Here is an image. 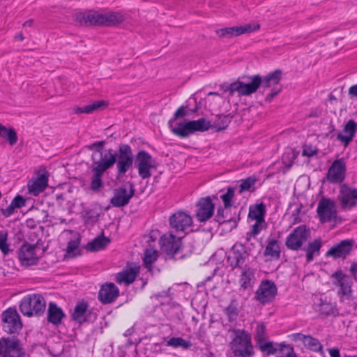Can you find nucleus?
Wrapping results in <instances>:
<instances>
[{
	"label": "nucleus",
	"instance_id": "nucleus-19",
	"mask_svg": "<svg viewBox=\"0 0 357 357\" xmlns=\"http://www.w3.org/2000/svg\"><path fill=\"white\" fill-rule=\"evenodd\" d=\"M215 204L210 197L202 198L197 204L196 218L199 222H206L214 213Z\"/></svg>",
	"mask_w": 357,
	"mask_h": 357
},
{
	"label": "nucleus",
	"instance_id": "nucleus-9",
	"mask_svg": "<svg viewBox=\"0 0 357 357\" xmlns=\"http://www.w3.org/2000/svg\"><path fill=\"white\" fill-rule=\"evenodd\" d=\"M116 162L119 174H123L128 171L133 164V154L130 146L122 144L119 146Z\"/></svg>",
	"mask_w": 357,
	"mask_h": 357
},
{
	"label": "nucleus",
	"instance_id": "nucleus-38",
	"mask_svg": "<svg viewBox=\"0 0 357 357\" xmlns=\"http://www.w3.org/2000/svg\"><path fill=\"white\" fill-rule=\"evenodd\" d=\"M0 138L8 141L10 146L15 145L17 140V135L12 128H7L0 123Z\"/></svg>",
	"mask_w": 357,
	"mask_h": 357
},
{
	"label": "nucleus",
	"instance_id": "nucleus-41",
	"mask_svg": "<svg viewBox=\"0 0 357 357\" xmlns=\"http://www.w3.org/2000/svg\"><path fill=\"white\" fill-rule=\"evenodd\" d=\"M167 345L169 347H172L174 348H182L184 349H187L191 347L192 344L190 341L185 340L182 337H171L167 342Z\"/></svg>",
	"mask_w": 357,
	"mask_h": 357
},
{
	"label": "nucleus",
	"instance_id": "nucleus-16",
	"mask_svg": "<svg viewBox=\"0 0 357 357\" xmlns=\"http://www.w3.org/2000/svg\"><path fill=\"white\" fill-rule=\"evenodd\" d=\"M259 86L260 77L259 75H255L251 78L250 83L237 82L231 84L229 90L231 94L237 92L240 96H249L255 93Z\"/></svg>",
	"mask_w": 357,
	"mask_h": 357
},
{
	"label": "nucleus",
	"instance_id": "nucleus-12",
	"mask_svg": "<svg viewBox=\"0 0 357 357\" xmlns=\"http://www.w3.org/2000/svg\"><path fill=\"white\" fill-rule=\"evenodd\" d=\"M161 250L169 257H174L181 248V238L172 233H167L160 238Z\"/></svg>",
	"mask_w": 357,
	"mask_h": 357
},
{
	"label": "nucleus",
	"instance_id": "nucleus-14",
	"mask_svg": "<svg viewBox=\"0 0 357 357\" xmlns=\"http://www.w3.org/2000/svg\"><path fill=\"white\" fill-rule=\"evenodd\" d=\"M317 212L320 222L325 223L335 219L337 215V208L333 200L323 197L318 203Z\"/></svg>",
	"mask_w": 357,
	"mask_h": 357
},
{
	"label": "nucleus",
	"instance_id": "nucleus-58",
	"mask_svg": "<svg viewBox=\"0 0 357 357\" xmlns=\"http://www.w3.org/2000/svg\"><path fill=\"white\" fill-rule=\"evenodd\" d=\"M331 357H340V351L337 348H331L328 350Z\"/></svg>",
	"mask_w": 357,
	"mask_h": 357
},
{
	"label": "nucleus",
	"instance_id": "nucleus-48",
	"mask_svg": "<svg viewBox=\"0 0 357 357\" xmlns=\"http://www.w3.org/2000/svg\"><path fill=\"white\" fill-rule=\"evenodd\" d=\"M225 313L228 317L229 320L234 321L238 314V304L235 301H232L230 304L225 309Z\"/></svg>",
	"mask_w": 357,
	"mask_h": 357
},
{
	"label": "nucleus",
	"instance_id": "nucleus-39",
	"mask_svg": "<svg viewBox=\"0 0 357 357\" xmlns=\"http://www.w3.org/2000/svg\"><path fill=\"white\" fill-rule=\"evenodd\" d=\"M280 79L281 72L280 70H275L263 78L260 77V85L264 88H268L278 84Z\"/></svg>",
	"mask_w": 357,
	"mask_h": 357
},
{
	"label": "nucleus",
	"instance_id": "nucleus-63",
	"mask_svg": "<svg viewBox=\"0 0 357 357\" xmlns=\"http://www.w3.org/2000/svg\"><path fill=\"white\" fill-rule=\"evenodd\" d=\"M15 39L16 40L22 41L24 40V36L22 33H20L15 36Z\"/></svg>",
	"mask_w": 357,
	"mask_h": 357
},
{
	"label": "nucleus",
	"instance_id": "nucleus-44",
	"mask_svg": "<svg viewBox=\"0 0 357 357\" xmlns=\"http://www.w3.org/2000/svg\"><path fill=\"white\" fill-rule=\"evenodd\" d=\"M234 194V189L233 188H228L227 191L220 195V199L225 208H229L233 206Z\"/></svg>",
	"mask_w": 357,
	"mask_h": 357
},
{
	"label": "nucleus",
	"instance_id": "nucleus-56",
	"mask_svg": "<svg viewBox=\"0 0 357 357\" xmlns=\"http://www.w3.org/2000/svg\"><path fill=\"white\" fill-rule=\"evenodd\" d=\"M187 115V112L185 111V107H180L175 112L174 116L172 119H175L176 120H178V119L180 117H183Z\"/></svg>",
	"mask_w": 357,
	"mask_h": 357
},
{
	"label": "nucleus",
	"instance_id": "nucleus-61",
	"mask_svg": "<svg viewBox=\"0 0 357 357\" xmlns=\"http://www.w3.org/2000/svg\"><path fill=\"white\" fill-rule=\"evenodd\" d=\"M104 144H105V142L103 141L96 142L91 145V147H96L98 149H102Z\"/></svg>",
	"mask_w": 357,
	"mask_h": 357
},
{
	"label": "nucleus",
	"instance_id": "nucleus-59",
	"mask_svg": "<svg viewBox=\"0 0 357 357\" xmlns=\"http://www.w3.org/2000/svg\"><path fill=\"white\" fill-rule=\"evenodd\" d=\"M349 94L352 96L357 98V84L355 85L351 86L349 89Z\"/></svg>",
	"mask_w": 357,
	"mask_h": 357
},
{
	"label": "nucleus",
	"instance_id": "nucleus-47",
	"mask_svg": "<svg viewBox=\"0 0 357 357\" xmlns=\"http://www.w3.org/2000/svg\"><path fill=\"white\" fill-rule=\"evenodd\" d=\"M257 179L255 176H250L245 179L241 180L239 185V192L249 191L255 185Z\"/></svg>",
	"mask_w": 357,
	"mask_h": 357
},
{
	"label": "nucleus",
	"instance_id": "nucleus-54",
	"mask_svg": "<svg viewBox=\"0 0 357 357\" xmlns=\"http://www.w3.org/2000/svg\"><path fill=\"white\" fill-rule=\"evenodd\" d=\"M25 199L20 195H17L11 202L10 204L16 208H20L25 205Z\"/></svg>",
	"mask_w": 357,
	"mask_h": 357
},
{
	"label": "nucleus",
	"instance_id": "nucleus-53",
	"mask_svg": "<svg viewBox=\"0 0 357 357\" xmlns=\"http://www.w3.org/2000/svg\"><path fill=\"white\" fill-rule=\"evenodd\" d=\"M321 246V242L320 240H314V241L310 243L307 248V251L319 255V250Z\"/></svg>",
	"mask_w": 357,
	"mask_h": 357
},
{
	"label": "nucleus",
	"instance_id": "nucleus-23",
	"mask_svg": "<svg viewBox=\"0 0 357 357\" xmlns=\"http://www.w3.org/2000/svg\"><path fill=\"white\" fill-rule=\"evenodd\" d=\"M354 241L352 239L342 241L340 243L331 247L326 253L327 256L337 258H345L352 250Z\"/></svg>",
	"mask_w": 357,
	"mask_h": 357
},
{
	"label": "nucleus",
	"instance_id": "nucleus-21",
	"mask_svg": "<svg viewBox=\"0 0 357 357\" xmlns=\"http://www.w3.org/2000/svg\"><path fill=\"white\" fill-rule=\"evenodd\" d=\"M259 29V24H247L242 26L226 27L217 30L219 36H238L244 33L255 31Z\"/></svg>",
	"mask_w": 357,
	"mask_h": 357
},
{
	"label": "nucleus",
	"instance_id": "nucleus-43",
	"mask_svg": "<svg viewBox=\"0 0 357 357\" xmlns=\"http://www.w3.org/2000/svg\"><path fill=\"white\" fill-rule=\"evenodd\" d=\"M278 351L275 357H296L294 347L289 344L281 343Z\"/></svg>",
	"mask_w": 357,
	"mask_h": 357
},
{
	"label": "nucleus",
	"instance_id": "nucleus-3",
	"mask_svg": "<svg viewBox=\"0 0 357 357\" xmlns=\"http://www.w3.org/2000/svg\"><path fill=\"white\" fill-rule=\"evenodd\" d=\"M331 280L333 285L337 289V294L340 301H350L353 294V282L350 276L339 270L331 275Z\"/></svg>",
	"mask_w": 357,
	"mask_h": 357
},
{
	"label": "nucleus",
	"instance_id": "nucleus-62",
	"mask_svg": "<svg viewBox=\"0 0 357 357\" xmlns=\"http://www.w3.org/2000/svg\"><path fill=\"white\" fill-rule=\"evenodd\" d=\"M314 255L313 253H311L308 251L306 250V258H307V261L308 262L310 261H312L314 259Z\"/></svg>",
	"mask_w": 357,
	"mask_h": 357
},
{
	"label": "nucleus",
	"instance_id": "nucleus-8",
	"mask_svg": "<svg viewBox=\"0 0 357 357\" xmlns=\"http://www.w3.org/2000/svg\"><path fill=\"white\" fill-rule=\"evenodd\" d=\"M310 236V231L304 225L295 228L287 237L285 245L292 250H298Z\"/></svg>",
	"mask_w": 357,
	"mask_h": 357
},
{
	"label": "nucleus",
	"instance_id": "nucleus-32",
	"mask_svg": "<svg viewBox=\"0 0 357 357\" xmlns=\"http://www.w3.org/2000/svg\"><path fill=\"white\" fill-rule=\"evenodd\" d=\"M264 255L269 258V259H278L280 257V246L279 241L277 239L272 238L267 241V245L265 248Z\"/></svg>",
	"mask_w": 357,
	"mask_h": 357
},
{
	"label": "nucleus",
	"instance_id": "nucleus-35",
	"mask_svg": "<svg viewBox=\"0 0 357 357\" xmlns=\"http://www.w3.org/2000/svg\"><path fill=\"white\" fill-rule=\"evenodd\" d=\"M107 102L104 100H96L92 103L83 107H75L73 112L76 114H91L93 112L99 109L101 107H105Z\"/></svg>",
	"mask_w": 357,
	"mask_h": 357
},
{
	"label": "nucleus",
	"instance_id": "nucleus-42",
	"mask_svg": "<svg viewBox=\"0 0 357 357\" xmlns=\"http://www.w3.org/2000/svg\"><path fill=\"white\" fill-rule=\"evenodd\" d=\"M303 344L307 349L315 352L321 351L323 349L319 340L310 335L307 336Z\"/></svg>",
	"mask_w": 357,
	"mask_h": 357
},
{
	"label": "nucleus",
	"instance_id": "nucleus-24",
	"mask_svg": "<svg viewBox=\"0 0 357 357\" xmlns=\"http://www.w3.org/2000/svg\"><path fill=\"white\" fill-rule=\"evenodd\" d=\"M119 295L118 287L112 282H107L102 285L98 292V299L103 304L111 303L114 301Z\"/></svg>",
	"mask_w": 357,
	"mask_h": 357
},
{
	"label": "nucleus",
	"instance_id": "nucleus-30",
	"mask_svg": "<svg viewBox=\"0 0 357 357\" xmlns=\"http://www.w3.org/2000/svg\"><path fill=\"white\" fill-rule=\"evenodd\" d=\"M65 314L62 309L56 303L50 302L47 309V319L49 322L58 325L61 322Z\"/></svg>",
	"mask_w": 357,
	"mask_h": 357
},
{
	"label": "nucleus",
	"instance_id": "nucleus-29",
	"mask_svg": "<svg viewBox=\"0 0 357 357\" xmlns=\"http://www.w3.org/2000/svg\"><path fill=\"white\" fill-rule=\"evenodd\" d=\"M90 313L88 305L84 302H80L75 307L72 317L75 321L82 324L87 321Z\"/></svg>",
	"mask_w": 357,
	"mask_h": 357
},
{
	"label": "nucleus",
	"instance_id": "nucleus-50",
	"mask_svg": "<svg viewBox=\"0 0 357 357\" xmlns=\"http://www.w3.org/2000/svg\"><path fill=\"white\" fill-rule=\"evenodd\" d=\"M254 337L257 344H259L266 340L267 335L266 326L264 324H259L257 326Z\"/></svg>",
	"mask_w": 357,
	"mask_h": 357
},
{
	"label": "nucleus",
	"instance_id": "nucleus-6",
	"mask_svg": "<svg viewBox=\"0 0 357 357\" xmlns=\"http://www.w3.org/2000/svg\"><path fill=\"white\" fill-rule=\"evenodd\" d=\"M20 316L15 308H8L2 313L3 330L8 334L18 333L22 328Z\"/></svg>",
	"mask_w": 357,
	"mask_h": 357
},
{
	"label": "nucleus",
	"instance_id": "nucleus-7",
	"mask_svg": "<svg viewBox=\"0 0 357 357\" xmlns=\"http://www.w3.org/2000/svg\"><path fill=\"white\" fill-rule=\"evenodd\" d=\"M40 248L36 245L24 243L18 252V259L24 266L35 265L40 257Z\"/></svg>",
	"mask_w": 357,
	"mask_h": 357
},
{
	"label": "nucleus",
	"instance_id": "nucleus-45",
	"mask_svg": "<svg viewBox=\"0 0 357 357\" xmlns=\"http://www.w3.org/2000/svg\"><path fill=\"white\" fill-rule=\"evenodd\" d=\"M92 172L93 173L91 183V188L93 190L97 191L100 189V188L102 187V181L101 179V177L102 174H104L103 172H99L96 170V169H92Z\"/></svg>",
	"mask_w": 357,
	"mask_h": 357
},
{
	"label": "nucleus",
	"instance_id": "nucleus-64",
	"mask_svg": "<svg viewBox=\"0 0 357 357\" xmlns=\"http://www.w3.org/2000/svg\"><path fill=\"white\" fill-rule=\"evenodd\" d=\"M33 24V20H27L26 21L24 24H23V26H31Z\"/></svg>",
	"mask_w": 357,
	"mask_h": 357
},
{
	"label": "nucleus",
	"instance_id": "nucleus-17",
	"mask_svg": "<svg viewBox=\"0 0 357 357\" xmlns=\"http://www.w3.org/2000/svg\"><path fill=\"white\" fill-rule=\"evenodd\" d=\"M135 193L134 186L129 183V188L120 187L114 190V196L110 199L111 204L114 207H122L127 205Z\"/></svg>",
	"mask_w": 357,
	"mask_h": 357
},
{
	"label": "nucleus",
	"instance_id": "nucleus-22",
	"mask_svg": "<svg viewBox=\"0 0 357 357\" xmlns=\"http://www.w3.org/2000/svg\"><path fill=\"white\" fill-rule=\"evenodd\" d=\"M139 268V266L136 264H128L125 269L116 275V282L119 284L129 285L135 281Z\"/></svg>",
	"mask_w": 357,
	"mask_h": 357
},
{
	"label": "nucleus",
	"instance_id": "nucleus-18",
	"mask_svg": "<svg viewBox=\"0 0 357 357\" xmlns=\"http://www.w3.org/2000/svg\"><path fill=\"white\" fill-rule=\"evenodd\" d=\"M346 163L343 159L335 160L327 173V179L331 183H340L345 178Z\"/></svg>",
	"mask_w": 357,
	"mask_h": 357
},
{
	"label": "nucleus",
	"instance_id": "nucleus-34",
	"mask_svg": "<svg viewBox=\"0 0 357 357\" xmlns=\"http://www.w3.org/2000/svg\"><path fill=\"white\" fill-rule=\"evenodd\" d=\"M110 243V239L105 237L103 234L95 238L86 245V249L91 252L100 251L105 249Z\"/></svg>",
	"mask_w": 357,
	"mask_h": 357
},
{
	"label": "nucleus",
	"instance_id": "nucleus-28",
	"mask_svg": "<svg viewBox=\"0 0 357 357\" xmlns=\"http://www.w3.org/2000/svg\"><path fill=\"white\" fill-rule=\"evenodd\" d=\"M48 179L44 174L38 176L36 179L31 180L28 183L29 192L34 196L38 195L47 185Z\"/></svg>",
	"mask_w": 357,
	"mask_h": 357
},
{
	"label": "nucleus",
	"instance_id": "nucleus-33",
	"mask_svg": "<svg viewBox=\"0 0 357 357\" xmlns=\"http://www.w3.org/2000/svg\"><path fill=\"white\" fill-rule=\"evenodd\" d=\"M159 252L155 247L149 246L144 250L143 262L144 265L149 271L152 269V265L157 261Z\"/></svg>",
	"mask_w": 357,
	"mask_h": 357
},
{
	"label": "nucleus",
	"instance_id": "nucleus-51",
	"mask_svg": "<svg viewBox=\"0 0 357 357\" xmlns=\"http://www.w3.org/2000/svg\"><path fill=\"white\" fill-rule=\"evenodd\" d=\"M255 223L250 227L248 236H255L258 235L266 227L265 220H254Z\"/></svg>",
	"mask_w": 357,
	"mask_h": 357
},
{
	"label": "nucleus",
	"instance_id": "nucleus-40",
	"mask_svg": "<svg viewBox=\"0 0 357 357\" xmlns=\"http://www.w3.org/2000/svg\"><path fill=\"white\" fill-rule=\"evenodd\" d=\"M254 280V273L250 268L245 269L240 278L241 287L245 289L252 287Z\"/></svg>",
	"mask_w": 357,
	"mask_h": 357
},
{
	"label": "nucleus",
	"instance_id": "nucleus-57",
	"mask_svg": "<svg viewBox=\"0 0 357 357\" xmlns=\"http://www.w3.org/2000/svg\"><path fill=\"white\" fill-rule=\"evenodd\" d=\"M15 208L11 204H10L6 208L2 209L1 213L6 218L10 217L14 213Z\"/></svg>",
	"mask_w": 357,
	"mask_h": 357
},
{
	"label": "nucleus",
	"instance_id": "nucleus-49",
	"mask_svg": "<svg viewBox=\"0 0 357 357\" xmlns=\"http://www.w3.org/2000/svg\"><path fill=\"white\" fill-rule=\"evenodd\" d=\"M0 250L4 255H7L10 251V245L8 243V232L0 231Z\"/></svg>",
	"mask_w": 357,
	"mask_h": 357
},
{
	"label": "nucleus",
	"instance_id": "nucleus-26",
	"mask_svg": "<svg viewBox=\"0 0 357 357\" xmlns=\"http://www.w3.org/2000/svg\"><path fill=\"white\" fill-rule=\"evenodd\" d=\"M356 128V123L352 119L349 120L344 126L342 132L337 135V139L344 143L345 146H347L353 139Z\"/></svg>",
	"mask_w": 357,
	"mask_h": 357
},
{
	"label": "nucleus",
	"instance_id": "nucleus-52",
	"mask_svg": "<svg viewBox=\"0 0 357 357\" xmlns=\"http://www.w3.org/2000/svg\"><path fill=\"white\" fill-rule=\"evenodd\" d=\"M229 119L227 116H219L213 123V126L218 130H221L226 128L229 124Z\"/></svg>",
	"mask_w": 357,
	"mask_h": 357
},
{
	"label": "nucleus",
	"instance_id": "nucleus-13",
	"mask_svg": "<svg viewBox=\"0 0 357 357\" xmlns=\"http://www.w3.org/2000/svg\"><path fill=\"white\" fill-rule=\"evenodd\" d=\"M278 288L271 280H263L255 293V299L260 303L266 304L273 301L277 294Z\"/></svg>",
	"mask_w": 357,
	"mask_h": 357
},
{
	"label": "nucleus",
	"instance_id": "nucleus-60",
	"mask_svg": "<svg viewBox=\"0 0 357 357\" xmlns=\"http://www.w3.org/2000/svg\"><path fill=\"white\" fill-rule=\"evenodd\" d=\"M350 271L352 273V275H354V278L356 280H357V262L353 264L351 266Z\"/></svg>",
	"mask_w": 357,
	"mask_h": 357
},
{
	"label": "nucleus",
	"instance_id": "nucleus-10",
	"mask_svg": "<svg viewBox=\"0 0 357 357\" xmlns=\"http://www.w3.org/2000/svg\"><path fill=\"white\" fill-rule=\"evenodd\" d=\"M338 200L341 208L344 210H351L357 206V188L346 183L342 184L340 188Z\"/></svg>",
	"mask_w": 357,
	"mask_h": 357
},
{
	"label": "nucleus",
	"instance_id": "nucleus-5",
	"mask_svg": "<svg viewBox=\"0 0 357 357\" xmlns=\"http://www.w3.org/2000/svg\"><path fill=\"white\" fill-rule=\"evenodd\" d=\"M135 167L139 177L143 180L149 178L156 169L154 159L145 151H140L137 153L135 158Z\"/></svg>",
	"mask_w": 357,
	"mask_h": 357
},
{
	"label": "nucleus",
	"instance_id": "nucleus-15",
	"mask_svg": "<svg viewBox=\"0 0 357 357\" xmlns=\"http://www.w3.org/2000/svg\"><path fill=\"white\" fill-rule=\"evenodd\" d=\"M169 225L176 231L188 232L192 230V219L188 213L178 211L170 216Z\"/></svg>",
	"mask_w": 357,
	"mask_h": 357
},
{
	"label": "nucleus",
	"instance_id": "nucleus-1",
	"mask_svg": "<svg viewBox=\"0 0 357 357\" xmlns=\"http://www.w3.org/2000/svg\"><path fill=\"white\" fill-rule=\"evenodd\" d=\"M169 126L173 134L185 138L195 132L207 131L211 126L209 121L201 118L194 121H181L171 119L169 121Z\"/></svg>",
	"mask_w": 357,
	"mask_h": 357
},
{
	"label": "nucleus",
	"instance_id": "nucleus-20",
	"mask_svg": "<svg viewBox=\"0 0 357 357\" xmlns=\"http://www.w3.org/2000/svg\"><path fill=\"white\" fill-rule=\"evenodd\" d=\"M248 257L241 245H234L227 254V262L231 268L242 267Z\"/></svg>",
	"mask_w": 357,
	"mask_h": 357
},
{
	"label": "nucleus",
	"instance_id": "nucleus-46",
	"mask_svg": "<svg viewBox=\"0 0 357 357\" xmlns=\"http://www.w3.org/2000/svg\"><path fill=\"white\" fill-rule=\"evenodd\" d=\"M257 345L262 352H266L268 355L274 354L278 351L273 342L264 340L257 344Z\"/></svg>",
	"mask_w": 357,
	"mask_h": 357
},
{
	"label": "nucleus",
	"instance_id": "nucleus-31",
	"mask_svg": "<svg viewBox=\"0 0 357 357\" xmlns=\"http://www.w3.org/2000/svg\"><path fill=\"white\" fill-rule=\"evenodd\" d=\"M266 213V206L264 203L251 205L249 208L248 220H265Z\"/></svg>",
	"mask_w": 357,
	"mask_h": 357
},
{
	"label": "nucleus",
	"instance_id": "nucleus-11",
	"mask_svg": "<svg viewBox=\"0 0 357 357\" xmlns=\"http://www.w3.org/2000/svg\"><path fill=\"white\" fill-rule=\"evenodd\" d=\"M24 354L20 342L14 337L0 339V356L1 357H21Z\"/></svg>",
	"mask_w": 357,
	"mask_h": 357
},
{
	"label": "nucleus",
	"instance_id": "nucleus-25",
	"mask_svg": "<svg viewBox=\"0 0 357 357\" xmlns=\"http://www.w3.org/2000/svg\"><path fill=\"white\" fill-rule=\"evenodd\" d=\"M100 156L98 161L94 162L96 166L93 169L99 172H105L107 169L111 168L116 162V155L112 153L111 150L105 152H98Z\"/></svg>",
	"mask_w": 357,
	"mask_h": 357
},
{
	"label": "nucleus",
	"instance_id": "nucleus-37",
	"mask_svg": "<svg viewBox=\"0 0 357 357\" xmlns=\"http://www.w3.org/2000/svg\"><path fill=\"white\" fill-rule=\"evenodd\" d=\"M125 20L124 15L120 12L104 13V26H115Z\"/></svg>",
	"mask_w": 357,
	"mask_h": 357
},
{
	"label": "nucleus",
	"instance_id": "nucleus-27",
	"mask_svg": "<svg viewBox=\"0 0 357 357\" xmlns=\"http://www.w3.org/2000/svg\"><path fill=\"white\" fill-rule=\"evenodd\" d=\"M82 19L79 20L81 24L84 25H102L104 26V13L98 11H89L80 15Z\"/></svg>",
	"mask_w": 357,
	"mask_h": 357
},
{
	"label": "nucleus",
	"instance_id": "nucleus-4",
	"mask_svg": "<svg viewBox=\"0 0 357 357\" xmlns=\"http://www.w3.org/2000/svg\"><path fill=\"white\" fill-rule=\"evenodd\" d=\"M46 302L43 296L32 294L25 296L20 304V312L25 316L40 315L44 312Z\"/></svg>",
	"mask_w": 357,
	"mask_h": 357
},
{
	"label": "nucleus",
	"instance_id": "nucleus-55",
	"mask_svg": "<svg viewBox=\"0 0 357 357\" xmlns=\"http://www.w3.org/2000/svg\"><path fill=\"white\" fill-rule=\"evenodd\" d=\"M307 335H303L302 333H292L291 335H289V337H290V339L294 342H301L303 344L304 343L306 337H307Z\"/></svg>",
	"mask_w": 357,
	"mask_h": 357
},
{
	"label": "nucleus",
	"instance_id": "nucleus-2",
	"mask_svg": "<svg viewBox=\"0 0 357 357\" xmlns=\"http://www.w3.org/2000/svg\"><path fill=\"white\" fill-rule=\"evenodd\" d=\"M234 336L229 342V348L235 357H253L255 349L251 335L245 330L234 331Z\"/></svg>",
	"mask_w": 357,
	"mask_h": 357
},
{
	"label": "nucleus",
	"instance_id": "nucleus-36",
	"mask_svg": "<svg viewBox=\"0 0 357 357\" xmlns=\"http://www.w3.org/2000/svg\"><path fill=\"white\" fill-rule=\"evenodd\" d=\"M80 255V238L79 236H75L68 242L65 256L67 257H75Z\"/></svg>",
	"mask_w": 357,
	"mask_h": 357
}]
</instances>
